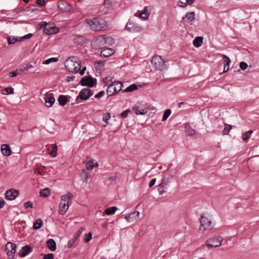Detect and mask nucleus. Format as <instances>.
I'll return each instance as SVG.
<instances>
[{"label": "nucleus", "instance_id": "nucleus-1", "mask_svg": "<svg viewBox=\"0 0 259 259\" xmlns=\"http://www.w3.org/2000/svg\"><path fill=\"white\" fill-rule=\"evenodd\" d=\"M114 43V39L110 36L103 35L95 37L91 42L93 48L97 50L101 49L105 45L110 46Z\"/></svg>", "mask_w": 259, "mask_h": 259}, {"label": "nucleus", "instance_id": "nucleus-2", "mask_svg": "<svg viewBox=\"0 0 259 259\" xmlns=\"http://www.w3.org/2000/svg\"><path fill=\"white\" fill-rule=\"evenodd\" d=\"M73 195L70 192H68L61 196L59 205L58 212L61 215H64L68 210L72 202Z\"/></svg>", "mask_w": 259, "mask_h": 259}, {"label": "nucleus", "instance_id": "nucleus-3", "mask_svg": "<svg viewBox=\"0 0 259 259\" xmlns=\"http://www.w3.org/2000/svg\"><path fill=\"white\" fill-rule=\"evenodd\" d=\"M199 230L203 232L212 230L214 227V223L212 219L206 215H202L200 219Z\"/></svg>", "mask_w": 259, "mask_h": 259}, {"label": "nucleus", "instance_id": "nucleus-4", "mask_svg": "<svg viewBox=\"0 0 259 259\" xmlns=\"http://www.w3.org/2000/svg\"><path fill=\"white\" fill-rule=\"evenodd\" d=\"M86 21L87 23L95 31L104 30L107 27L106 22L102 19L93 18L92 19H87Z\"/></svg>", "mask_w": 259, "mask_h": 259}, {"label": "nucleus", "instance_id": "nucleus-5", "mask_svg": "<svg viewBox=\"0 0 259 259\" xmlns=\"http://www.w3.org/2000/svg\"><path fill=\"white\" fill-rule=\"evenodd\" d=\"M74 59L73 57L67 58L65 62V66L68 71L72 72H77L80 68V62L74 60Z\"/></svg>", "mask_w": 259, "mask_h": 259}, {"label": "nucleus", "instance_id": "nucleus-6", "mask_svg": "<svg viewBox=\"0 0 259 259\" xmlns=\"http://www.w3.org/2000/svg\"><path fill=\"white\" fill-rule=\"evenodd\" d=\"M151 63L156 69L162 71L168 69L167 62L164 61L160 56L155 55L151 60Z\"/></svg>", "mask_w": 259, "mask_h": 259}, {"label": "nucleus", "instance_id": "nucleus-7", "mask_svg": "<svg viewBox=\"0 0 259 259\" xmlns=\"http://www.w3.org/2000/svg\"><path fill=\"white\" fill-rule=\"evenodd\" d=\"M122 84L120 81H114L110 84L107 89L106 92L108 96H112L117 94L122 90Z\"/></svg>", "mask_w": 259, "mask_h": 259}, {"label": "nucleus", "instance_id": "nucleus-8", "mask_svg": "<svg viewBox=\"0 0 259 259\" xmlns=\"http://www.w3.org/2000/svg\"><path fill=\"white\" fill-rule=\"evenodd\" d=\"M223 238L220 236L213 237L209 238L206 242V245L208 248L220 246L222 242Z\"/></svg>", "mask_w": 259, "mask_h": 259}, {"label": "nucleus", "instance_id": "nucleus-9", "mask_svg": "<svg viewBox=\"0 0 259 259\" xmlns=\"http://www.w3.org/2000/svg\"><path fill=\"white\" fill-rule=\"evenodd\" d=\"M7 254L9 259H13L16 251V245L11 242H8L6 245Z\"/></svg>", "mask_w": 259, "mask_h": 259}, {"label": "nucleus", "instance_id": "nucleus-10", "mask_svg": "<svg viewBox=\"0 0 259 259\" xmlns=\"http://www.w3.org/2000/svg\"><path fill=\"white\" fill-rule=\"evenodd\" d=\"M133 110L137 115L146 114L149 111V107L146 105H136L133 107Z\"/></svg>", "mask_w": 259, "mask_h": 259}, {"label": "nucleus", "instance_id": "nucleus-11", "mask_svg": "<svg viewBox=\"0 0 259 259\" xmlns=\"http://www.w3.org/2000/svg\"><path fill=\"white\" fill-rule=\"evenodd\" d=\"M125 29L131 32H139L143 30L141 26L137 23L130 22L127 23Z\"/></svg>", "mask_w": 259, "mask_h": 259}, {"label": "nucleus", "instance_id": "nucleus-12", "mask_svg": "<svg viewBox=\"0 0 259 259\" xmlns=\"http://www.w3.org/2000/svg\"><path fill=\"white\" fill-rule=\"evenodd\" d=\"M150 14V9L148 6L144 8L142 12L138 11L135 13V16L139 17L140 19L146 20L149 18Z\"/></svg>", "mask_w": 259, "mask_h": 259}, {"label": "nucleus", "instance_id": "nucleus-13", "mask_svg": "<svg viewBox=\"0 0 259 259\" xmlns=\"http://www.w3.org/2000/svg\"><path fill=\"white\" fill-rule=\"evenodd\" d=\"M93 95V92L89 89H83L81 90L77 99L80 98L82 100H87Z\"/></svg>", "mask_w": 259, "mask_h": 259}, {"label": "nucleus", "instance_id": "nucleus-14", "mask_svg": "<svg viewBox=\"0 0 259 259\" xmlns=\"http://www.w3.org/2000/svg\"><path fill=\"white\" fill-rule=\"evenodd\" d=\"M19 191L14 189L7 190L5 193L6 198L10 200H14L18 195Z\"/></svg>", "mask_w": 259, "mask_h": 259}, {"label": "nucleus", "instance_id": "nucleus-15", "mask_svg": "<svg viewBox=\"0 0 259 259\" xmlns=\"http://www.w3.org/2000/svg\"><path fill=\"white\" fill-rule=\"evenodd\" d=\"M45 101L47 107H52L55 101L54 94L53 93H47L45 95Z\"/></svg>", "mask_w": 259, "mask_h": 259}, {"label": "nucleus", "instance_id": "nucleus-16", "mask_svg": "<svg viewBox=\"0 0 259 259\" xmlns=\"http://www.w3.org/2000/svg\"><path fill=\"white\" fill-rule=\"evenodd\" d=\"M96 79H94L93 78L85 77L81 80V85L83 86H88L90 87H93L94 86L95 83Z\"/></svg>", "mask_w": 259, "mask_h": 259}, {"label": "nucleus", "instance_id": "nucleus-17", "mask_svg": "<svg viewBox=\"0 0 259 259\" xmlns=\"http://www.w3.org/2000/svg\"><path fill=\"white\" fill-rule=\"evenodd\" d=\"M59 31V29L53 24H49L46 26L44 29V33L47 34H53L57 33Z\"/></svg>", "mask_w": 259, "mask_h": 259}, {"label": "nucleus", "instance_id": "nucleus-18", "mask_svg": "<svg viewBox=\"0 0 259 259\" xmlns=\"http://www.w3.org/2000/svg\"><path fill=\"white\" fill-rule=\"evenodd\" d=\"M140 213L138 211H135L133 213H131L130 215L125 216V220L128 222H133L137 221Z\"/></svg>", "mask_w": 259, "mask_h": 259}, {"label": "nucleus", "instance_id": "nucleus-19", "mask_svg": "<svg viewBox=\"0 0 259 259\" xmlns=\"http://www.w3.org/2000/svg\"><path fill=\"white\" fill-rule=\"evenodd\" d=\"M115 51L113 49L109 48H105L102 50L100 54L101 57L106 58L113 55Z\"/></svg>", "mask_w": 259, "mask_h": 259}, {"label": "nucleus", "instance_id": "nucleus-20", "mask_svg": "<svg viewBox=\"0 0 259 259\" xmlns=\"http://www.w3.org/2000/svg\"><path fill=\"white\" fill-rule=\"evenodd\" d=\"M1 152L2 154L6 156H9L11 154V148L7 144H3L1 146Z\"/></svg>", "mask_w": 259, "mask_h": 259}, {"label": "nucleus", "instance_id": "nucleus-21", "mask_svg": "<svg viewBox=\"0 0 259 259\" xmlns=\"http://www.w3.org/2000/svg\"><path fill=\"white\" fill-rule=\"evenodd\" d=\"M32 248L28 245L23 246L19 251V254L21 257L26 256L31 251Z\"/></svg>", "mask_w": 259, "mask_h": 259}, {"label": "nucleus", "instance_id": "nucleus-22", "mask_svg": "<svg viewBox=\"0 0 259 259\" xmlns=\"http://www.w3.org/2000/svg\"><path fill=\"white\" fill-rule=\"evenodd\" d=\"M98 163L94 160H91L88 161L86 163V168L88 170H91L94 167H97L98 166Z\"/></svg>", "mask_w": 259, "mask_h": 259}, {"label": "nucleus", "instance_id": "nucleus-23", "mask_svg": "<svg viewBox=\"0 0 259 259\" xmlns=\"http://www.w3.org/2000/svg\"><path fill=\"white\" fill-rule=\"evenodd\" d=\"M48 247L49 249L54 251L56 249V243L53 239H50L47 241Z\"/></svg>", "mask_w": 259, "mask_h": 259}, {"label": "nucleus", "instance_id": "nucleus-24", "mask_svg": "<svg viewBox=\"0 0 259 259\" xmlns=\"http://www.w3.org/2000/svg\"><path fill=\"white\" fill-rule=\"evenodd\" d=\"M95 68L97 71L99 72L103 71L104 69V64L102 61H97L94 64Z\"/></svg>", "mask_w": 259, "mask_h": 259}, {"label": "nucleus", "instance_id": "nucleus-25", "mask_svg": "<svg viewBox=\"0 0 259 259\" xmlns=\"http://www.w3.org/2000/svg\"><path fill=\"white\" fill-rule=\"evenodd\" d=\"M203 42V37L201 36H197L195 38L193 41L194 47L198 48L200 47Z\"/></svg>", "mask_w": 259, "mask_h": 259}, {"label": "nucleus", "instance_id": "nucleus-26", "mask_svg": "<svg viewBox=\"0 0 259 259\" xmlns=\"http://www.w3.org/2000/svg\"><path fill=\"white\" fill-rule=\"evenodd\" d=\"M185 132L187 135L188 136H192L194 135L195 133V131L192 129L190 124L189 123H186L185 124Z\"/></svg>", "mask_w": 259, "mask_h": 259}, {"label": "nucleus", "instance_id": "nucleus-27", "mask_svg": "<svg viewBox=\"0 0 259 259\" xmlns=\"http://www.w3.org/2000/svg\"><path fill=\"white\" fill-rule=\"evenodd\" d=\"M68 101L67 98L65 95H60L58 98V102L60 105L64 106Z\"/></svg>", "mask_w": 259, "mask_h": 259}, {"label": "nucleus", "instance_id": "nucleus-28", "mask_svg": "<svg viewBox=\"0 0 259 259\" xmlns=\"http://www.w3.org/2000/svg\"><path fill=\"white\" fill-rule=\"evenodd\" d=\"M42 225V220L40 219H37L33 224V230H38L41 227Z\"/></svg>", "mask_w": 259, "mask_h": 259}, {"label": "nucleus", "instance_id": "nucleus-29", "mask_svg": "<svg viewBox=\"0 0 259 259\" xmlns=\"http://www.w3.org/2000/svg\"><path fill=\"white\" fill-rule=\"evenodd\" d=\"M117 210V207L116 206H112V207L106 208L105 210V213L107 215H111V214H114Z\"/></svg>", "mask_w": 259, "mask_h": 259}, {"label": "nucleus", "instance_id": "nucleus-30", "mask_svg": "<svg viewBox=\"0 0 259 259\" xmlns=\"http://www.w3.org/2000/svg\"><path fill=\"white\" fill-rule=\"evenodd\" d=\"M253 131L251 130L247 131L243 134L242 136V139L244 141L247 140L249 139L252 134Z\"/></svg>", "mask_w": 259, "mask_h": 259}, {"label": "nucleus", "instance_id": "nucleus-31", "mask_svg": "<svg viewBox=\"0 0 259 259\" xmlns=\"http://www.w3.org/2000/svg\"><path fill=\"white\" fill-rule=\"evenodd\" d=\"M50 194V189L49 188H45L41 190L40 192V195L42 197H47Z\"/></svg>", "mask_w": 259, "mask_h": 259}, {"label": "nucleus", "instance_id": "nucleus-32", "mask_svg": "<svg viewBox=\"0 0 259 259\" xmlns=\"http://www.w3.org/2000/svg\"><path fill=\"white\" fill-rule=\"evenodd\" d=\"M224 126H225L224 129L223 130V131L222 132L223 134V135H228L229 133H230V130L232 128V126L229 124H225Z\"/></svg>", "mask_w": 259, "mask_h": 259}, {"label": "nucleus", "instance_id": "nucleus-33", "mask_svg": "<svg viewBox=\"0 0 259 259\" xmlns=\"http://www.w3.org/2000/svg\"><path fill=\"white\" fill-rule=\"evenodd\" d=\"M137 89V85L136 84H132L123 90V92H130Z\"/></svg>", "mask_w": 259, "mask_h": 259}, {"label": "nucleus", "instance_id": "nucleus-34", "mask_svg": "<svg viewBox=\"0 0 259 259\" xmlns=\"http://www.w3.org/2000/svg\"><path fill=\"white\" fill-rule=\"evenodd\" d=\"M185 18L190 21H193L195 19V13L194 12H189L185 15Z\"/></svg>", "mask_w": 259, "mask_h": 259}, {"label": "nucleus", "instance_id": "nucleus-35", "mask_svg": "<svg viewBox=\"0 0 259 259\" xmlns=\"http://www.w3.org/2000/svg\"><path fill=\"white\" fill-rule=\"evenodd\" d=\"M53 148L52 151L50 152V154L52 157H55L57 154V146L56 144L52 145Z\"/></svg>", "mask_w": 259, "mask_h": 259}, {"label": "nucleus", "instance_id": "nucleus-36", "mask_svg": "<svg viewBox=\"0 0 259 259\" xmlns=\"http://www.w3.org/2000/svg\"><path fill=\"white\" fill-rule=\"evenodd\" d=\"M59 60L58 58H56V57H52V58H49V59H47L46 60H45L43 63L42 64H49L52 62H57Z\"/></svg>", "mask_w": 259, "mask_h": 259}, {"label": "nucleus", "instance_id": "nucleus-37", "mask_svg": "<svg viewBox=\"0 0 259 259\" xmlns=\"http://www.w3.org/2000/svg\"><path fill=\"white\" fill-rule=\"evenodd\" d=\"M222 56L224 58V65L229 67L230 64L231 63V60L225 55H222Z\"/></svg>", "mask_w": 259, "mask_h": 259}, {"label": "nucleus", "instance_id": "nucleus-38", "mask_svg": "<svg viewBox=\"0 0 259 259\" xmlns=\"http://www.w3.org/2000/svg\"><path fill=\"white\" fill-rule=\"evenodd\" d=\"M171 112V111L170 109H166L163 113L162 120V121L166 120L167 119V118L169 117V116L170 115Z\"/></svg>", "mask_w": 259, "mask_h": 259}, {"label": "nucleus", "instance_id": "nucleus-39", "mask_svg": "<svg viewBox=\"0 0 259 259\" xmlns=\"http://www.w3.org/2000/svg\"><path fill=\"white\" fill-rule=\"evenodd\" d=\"M84 228L83 227H80L78 229L77 232L75 233L74 235L73 238L75 240H77L78 238L79 237V236L82 233V231H83Z\"/></svg>", "mask_w": 259, "mask_h": 259}, {"label": "nucleus", "instance_id": "nucleus-40", "mask_svg": "<svg viewBox=\"0 0 259 259\" xmlns=\"http://www.w3.org/2000/svg\"><path fill=\"white\" fill-rule=\"evenodd\" d=\"M18 39L17 37H13V36H9L8 37V42L9 44H14L17 41H18Z\"/></svg>", "mask_w": 259, "mask_h": 259}, {"label": "nucleus", "instance_id": "nucleus-41", "mask_svg": "<svg viewBox=\"0 0 259 259\" xmlns=\"http://www.w3.org/2000/svg\"><path fill=\"white\" fill-rule=\"evenodd\" d=\"M33 66L32 64H28L25 67L20 69L19 71L20 72H24V71L29 70L30 69L33 68Z\"/></svg>", "mask_w": 259, "mask_h": 259}, {"label": "nucleus", "instance_id": "nucleus-42", "mask_svg": "<svg viewBox=\"0 0 259 259\" xmlns=\"http://www.w3.org/2000/svg\"><path fill=\"white\" fill-rule=\"evenodd\" d=\"M21 72H20L19 69H17L16 71L10 72L9 73V75L10 77H13L16 76L17 74H20Z\"/></svg>", "mask_w": 259, "mask_h": 259}, {"label": "nucleus", "instance_id": "nucleus-43", "mask_svg": "<svg viewBox=\"0 0 259 259\" xmlns=\"http://www.w3.org/2000/svg\"><path fill=\"white\" fill-rule=\"evenodd\" d=\"M111 118V115L110 113H107L105 114H104L103 117V120L106 123L108 122V120L110 119Z\"/></svg>", "mask_w": 259, "mask_h": 259}, {"label": "nucleus", "instance_id": "nucleus-44", "mask_svg": "<svg viewBox=\"0 0 259 259\" xmlns=\"http://www.w3.org/2000/svg\"><path fill=\"white\" fill-rule=\"evenodd\" d=\"M5 91L8 94H13L14 93V89L11 87L5 88Z\"/></svg>", "mask_w": 259, "mask_h": 259}, {"label": "nucleus", "instance_id": "nucleus-45", "mask_svg": "<svg viewBox=\"0 0 259 259\" xmlns=\"http://www.w3.org/2000/svg\"><path fill=\"white\" fill-rule=\"evenodd\" d=\"M248 65L245 62H241L239 64V67L242 70H245L247 68Z\"/></svg>", "mask_w": 259, "mask_h": 259}, {"label": "nucleus", "instance_id": "nucleus-46", "mask_svg": "<svg viewBox=\"0 0 259 259\" xmlns=\"http://www.w3.org/2000/svg\"><path fill=\"white\" fill-rule=\"evenodd\" d=\"M104 6L106 8H110L112 6V3L110 0H105Z\"/></svg>", "mask_w": 259, "mask_h": 259}, {"label": "nucleus", "instance_id": "nucleus-47", "mask_svg": "<svg viewBox=\"0 0 259 259\" xmlns=\"http://www.w3.org/2000/svg\"><path fill=\"white\" fill-rule=\"evenodd\" d=\"M24 206L26 208H32L33 207V203L31 201H29L28 202L24 203Z\"/></svg>", "mask_w": 259, "mask_h": 259}, {"label": "nucleus", "instance_id": "nucleus-48", "mask_svg": "<svg viewBox=\"0 0 259 259\" xmlns=\"http://www.w3.org/2000/svg\"><path fill=\"white\" fill-rule=\"evenodd\" d=\"M76 241V240H75L74 238H73L72 239L70 240L68 242V244H67V248H70L72 245L74 243V242Z\"/></svg>", "mask_w": 259, "mask_h": 259}, {"label": "nucleus", "instance_id": "nucleus-49", "mask_svg": "<svg viewBox=\"0 0 259 259\" xmlns=\"http://www.w3.org/2000/svg\"><path fill=\"white\" fill-rule=\"evenodd\" d=\"M129 112H130V110L126 109L125 111H124L123 112H122L121 113L120 115L122 118H126Z\"/></svg>", "mask_w": 259, "mask_h": 259}, {"label": "nucleus", "instance_id": "nucleus-50", "mask_svg": "<svg viewBox=\"0 0 259 259\" xmlns=\"http://www.w3.org/2000/svg\"><path fill=\"white\" fill-rule=\"evenodd\" d=\"M42 259H54V255L53 253H48L45 255Z\"/></svg>", "mask_w": 259, "mask_h": 259}, {"label": "nucleus", "instance_id": "nucleus-51", "mask_svg": "<svg viewBox=\"0 0 259 259\" xmlns=\"http://www.w3.org/2000/svg\"><path fill=\"white\" fill-rule=\"evenodd\" d=\"M178 6L180 7L185 8L187 6V3H184L181 1L178 2Z\"/></svg>", "mask_w": 259, "mask_h": 259}, {"label": "nucleus", "instance_id": "nucleus-52", "mask_svg": "<svg viewBox=\"0 0 259 259\" xmlns=\"http://www.w3.org/2000/svg\"><path fill=\"white\" fill-rule=\"evenodd\" d=\"M91 238H92V234H91V233H89L88 235H87V236L84 240V242H88L89 241L91 240Z\"/></svg>", "mask_w": 259, "mask_h": 259}, {"label": "nucleus", "instance_id": "nucleus-53", "mask_svg": "<svg viewBox=\"0 0 259 259\" xmlns=\"http://www.w3.org/2000/svg\"><path fill=\"white\" fill-rule=\"evenodd\" d=\"M104 95V92L103 91H100L95 96V98H98L102 97Z\"/></svg>", "mask_w": 259, "mask_h": 259}, {"label": "nucleus", "instance_id": "nucleus-54", "mask_svg": "<svg viewBox=\"0 0 259 259\" xmlns=\"http://www.w3.org/2000/svg\"><path fill=\"white\" fill-rule=\"evenodd\" d=\"M155 182H156V179L155 178H154V179H152L149 184V186L150 187H152L153 186H154L155 184Z\"/></svg>", "mask_w": 259, "mask_h": 259}, {"label": "nucleus", "instance_id": "nucleus-55", "mask_svg": "<svg viewBox=\"0 0 259 259\" xmlns=\"http://www.w3.org/2000/svg\"><path fill=\"white\" fill-rule=\"evenodd\" d=\"M36 3L38 5L41 6H44L46 4L45 0H37Z\"/></svg>", "mask_w": 259, "mask_h": 259}, {"label": "nucleus", "instance_id": "nucleus-56", "mask_svg": "<svg viewBox=\"0 0 259 259\" xmlns=\"http://www.w3.org/2000/svg\"><path fill=\"white\" fill-rule=\"evenodd\" d=\"M39 25H40V28L44 27V29H45L46 28V26H48L49 25V24H47V23L46 22L42 21V22H40Z\"/></svg>", "mask_w": 259, "mask_h": 259}, {"label": "nucleus", "instance_id": "nucleus-57", "mask_svg": "<svg viewBox=\"0 0 259 259\" xmlns=\"http://www.w3.org/2000/svg\"><path fill=\"white\" fill-rule=\"evenodd\" d=\"M32 33H28V34H27L26 35H25L21 37V39H28V38H29L31 37H32Z\"/></svg>", "mask_w": 259, "mask_h": 259}, {"label": "nucleus", "instance_id": "nucleus-58", "mask_svg": "<svg viewBox=\"0 0 259 259\" xmlns=\"http://www.w3.org/2000/svg\"><path fill=\"white\" fill-rule=\"evenodd\" d=\"M5 204V201L4 199L0 197V208H2L4 207Z\"/></svg>", "mask_w": 259, "mask_h": 259}, {"label": "nucleus", "instance_id": "nucleus-59", "mask_svg": "<svg viewBox=\"0 0 259 259\" xmlns=\"http://www.w3.org/2000/svg\"><path fill=\"white\" fill-rule=\"evenodd\" d=\"M86 69V67H84L81 70H80L79 73L81 75H83L84 74V71Z\"/></svg>", "mask_w": 259, "mask_h": 259}, {"label": "nucleus", "instance_id": "nucleus-60", "mask_svg": "<svg viewBox=\"0 0 259 259\" xmlns=\"http://www.w3.org/2000/svg\"><path fill=\"white\" fill-rule=\"evenodd\" d=\"M75 77L74 76H71V77H68L67 80L68 81H73Z\"/></svg>", "mask_w": 259, "mask_h": 259}, {"label": "nucleus", "instance_id": "nucleus-61", "mask_svg": "<svg viewBox=\"0 0 259 259\" xmlns=\"http://www.w3.org/2000/svg\"><path fill=\"white\" fill-rule=\"evenodd\" d=\"M229 69V68L228 66H226L224 65L223 72H227L228 71Z\"/></svg>", "mask_w": 259, "mask_h": 259}, {"label": "nucleus", "instance_id": "nucleus-62", "mask_svg": "<svg viewBox=\"0 0 259 259\" xmlns=\"http://www.w3.org/2000/svg\"><path fill=\"white\" fill-rule=\"evenodd\" d=\"M194 0H187V3L189 5H191L193 2Z\"/></svg>", "mask_w": 259, "mask_h": 259}, {"label": "nucleus", "instance_id": "nucleus-63", "mask_svg": "<svg viewBox=\"0 0 259 259\" xmlns=\"http://www.w3.org/2000/svg\"><path fill=\"white\" fill-rule=\"evenodd\" d=\"M115 179H116L115 176H112V177H110L109 178V180L111 181H114Z\"/></svg>", "mask_w": 259, "mask_h": 259}, {"label": "nucleus", "instance_id": "nucleus-64", "mask_svg": "<svg viewBox=\"0 0 259 259\" xmlns=\"http://www.w3.org/2000/svg\"><path fill=\"white\" fill-rule=\"evenodd\" d=\"M164 180H162V182L161 183V184H159V187H161V188H162L164 187V186H163V183H164Z\"/></svg>", "mask_w": 259, "mask_h": 259}]
</instances>
